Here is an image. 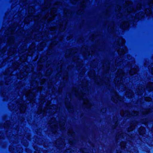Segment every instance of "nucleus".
Returning <instances> with one entry per match:
<instances>
[{"instance_id":"1","label":"nucleus","mask_w":153,"mask_h":153,"mask_svg":"<svg viewBox=\"0 0 153 153\" xmlns=\"http://www.w3.org/2000/svg\"><path fill=\"white\" fill-rule=\"evenodd\" d=\"M125 42V40L120 38L114 43V45L116 44L117 46V48L116 49L117 50L119 55L120 56L119 58H117V59H116L115 63V67H117L121 65L122 64L124 65L123 61L125 60V63L127 64V66L128 67L132 68L134 66V68H131L129 73L130 75H132L137 73L138 70V68L137 66L134 65L135 61L134 59L131 58L130 56H127V58H125V59L123 60V57L121 56L127 51L126 47L124 46Z\"/></svg>"},{"instance_id":"2","label":"nucleus","mask_w":153,"mask_h":153,"mask_svg":"<svg viewBox=\"0 0 153 153\" xmlns=\"http://www.w3.org/2000/svg\"><path fill=\"white\" fill-rule=\"evenodd\" d=\"M51 6V1L50 0L49 1V0H45L43 7L42 9V13L43 11H45L46 13V14L44 16H42L41 15H39L33 17V14L35 11L34 8L33 7H29L28 10L29 14L25 19L24 20L25 23H28L32 20L33 18L35 23H36L37 21L42 22H45L47 18H48L47 20L48 22L52 20L56 15V13L57 10L56 7H52L50 10L49 12H47L48 7Z\"/></svg>"},{"instance_id":"3","label":"nucleus","mask_w":153,"mask_h":153,"mask_svg":"<svg viewBox=\"0 0 153 153\" xmlns=\"http://www.w3.org/2000/svg\"><path fill=\"white\" fill-rule=\"evenodd\" d=\"M87 85V83H86L84 87H83V91H80L79 93L78 92V89L74 88L71 94H69V99H68L69 101H71V97L72 95L74 94L76 97H79L80 100L82 99L84 104L87 105V107L90 108L91 106V105L89 102L87 97L89 92L88 89L86 87Z\"/></svg>"},{"instance_id":"4","label":"nucleus","mask_w":153,"mask_h":153,"mask_svg":"<svg viewBox=\"0 0 153 153\" xmlns=\"http://www.w3.org/2000/svg\"><path fill=\"white\" fill-rule=\"evenodd\" d=\"M31 89L29 90L25 94V96L27 97L28 100L33 103L35 102V93L37 91H41L42 89L41 86L38 87V83L37 80H33L31 83Z\"/></svg>"},{"instance_id":"5","label":"nucleus","mask_w":153,"mask_h":153,"mask_svg":"<svg viewBox=\"0 0 153 153\" xmlns=\"http://www.w3.org/2000/svg\"><path fill=\"white\" fill-rule=\"evenodd\" d=\"M45 99H42L40 102V105L38 108V110L37 113L38 114H42L43 116H45L47 114V112L49 114H53L56 112L57 107L55 105H53V106H50V104L51 102L49 101H47L46 108L43 110H42V105L45 102Z\"/></svg>"},{"instance_id":"6","label":"nucleus","mask_w":153,"mask_h":153,"mask_svg":"<svg viewBox=\"0 0 153 153\" xmlns=\"http://www.w3.org/2000/svg\"><path fill=\"white\" fill-rule=\"evenodd\" d=\"M126 78L124 76V72L122 69L118 71L116 74V77L114 79V83L117 85V88L121 91L125 90L128 87L127 83L126 85L124 84V82L123 81V79Z\"/></svg>"},{"instance_id":"7","label":"nucleus","mask_w":153,"mask_h":153,"mask_svg":"<svg viewBox=\"0 0 153 153\" xmlns=\"http://www.w3.org/2000/svg\"><path fill=\"white\" fill-rule=\"evenodd\" d=\"M77 55V50L74 49H71L67 50L65 54L66 57H72L75 55L73 58V60L74 62L76 63L77 69L80 70V69L82 67L83 65L82 61L79 58L76 56Z\"/></svg>"},{"instance_id":"8","label":"nucleus","mask_w":153,"mask_h":153,"mask_svg":"<svg viewBox=\"0 0 153 153\" xmlns=\"http://www.w3.org/2000/svg\"><path fill=\"white\" fill-rule=\"evenodd\" d=\"M8 35L9 34H7V36L5 37V38H7L6 40H2L1 39H0V43L3 42L4 43L6 42L8 45H11L8 53V55L10 56L13 55L16 51L17 45L14 43V37L13 36H10Z\"/></svg>"},{"instance_id":"9","label":"nucleus","mask_w":153,"mask_h":153,"mask_svg":"<svg viewBox=\"0 0 153 153\" xmlns=\"http://www.w3.org/2000/svg\"><path fill=\"white\" fill-rule=\"evenodd\" d=\"M67 23V20L64 21L62 23L60 22L59 21H56V24H58L57 25V27H51L49 29L50 31H55V32L56 31V30H58L59 32H62L64 31L66 28V26Z\"/></svg>"},{"instance_id":"10","label":"nucleus","mask_w":153,"mask_h":153,"mask_svg":"<svg viewBox=\"0 0 153 153\" xmlns=\"http://www.w3.org/2000/svg\"><path fill=\"white\" fill-rule=\"evenodd\" d=\"M88 0H71V2L75 4L78 3V6L80 7V9L77 12V14L79 15H82L83 13L84 9L85 6L86 1Z\"/></svg>"},{"instance_id":"11","label":"nucleus","mask_w":153,"mask_h":153,"mask_svg":"<svg viewBox=\"0 0 153 153\" xmlns=\"http://www.w3.org/2000/svg\"><path fill=\"white\" fill-rule=\"evenodd\" d=\"M52 34H50L48 33V32H45V33H40L39 34H36L34 37V39L36 41H39L41 39H45L46 40H48V36L49 37L51 36H52V37H53L54 35H56V34L57 33H54V32L53 33L52 32L51 33Z\"/></svg>"},{"instance_id":"12","label":"nucleus","mask_w":153,"mask_h":153,"mask_svg":"<svg viewBox=\"0 0 153 153\" xmlns=\"http://www.w3.org/2000/svg\"><path fill=\"white\" fill-rule=\"evenodd\" d=\"M104 73L107 75V74L109 73L111 71L112 72L114 71L117 68L114 66H110V62L109 61L105 60L103 62L102 64Z\"/></svg>"},{"instance_id":"13","label":"nucleus","mask_w":153,"mask_h":153,"mask_svg":"<svg viewBox=\"0 0 153 153\" xmlns=\"http://www.w3.org/2000/svg\"><path fill=\"white\" fill-rule=\"evenodd\" d=\"M21 65V64H19H19H13V68H10L8 69H7L4 73V74L5 75L7 76V77L6 78V84L7 85L9 84V81H7L8 80H10V78L11 76H12V74L13 72V71L17 68L19 69V67Z\"/></svg>"},{"instance_id":"14","label":"nucleus","mask_w":153,"mask_h":153,"mask_svg":"<svg viewBox=\"0 0 153 153\" xmlns=\"http://www.w3.org/2000/svg\"><path fill=\"white\" fill-rule=\"evenodd\" d=\"M25 69L24 72L21 71L18 74L17 77L19 79H21L24 78L25 76H27L29 73L32 71L33 70L32 65H29L25 67Z\"/></svg>"},{"instance_id":"15","label":"nucleus","mask_w":153,"mask_h":153,"mask_svg":"<svg viewBox=\"0 0 153 153\" xmlns=\"http://www.w3.org/2000/svg\"><path fill=\"white\" fill-rule=\"evenodd\" d=\"M63 37L62 36L60 37H59L58 36H54L53 39H51L52 40H53V41L51 43L50 45L48 48V50L47 53V55H49L52 53V51H53L52 49L53 46L57 44L58 42L56 40L57 39L61 41Z\"/></svg>"},{"instance_id":"16","label":"nucleus","mask_w":153,"mask_h":153,"mask_svg":"<svg viewBox=\"0 0 153 153\" xmlns=\"http://www.w3.org/2000/svg\"><path fill=\"white\" fill-rule=\"evenodd\" d=\"M112 95L111 99L114 102H118V101L122 102H123V97H119L115 90H113L111 92Z\"/></svg>"},{"instance_id":"17","label":"nucleus","mask_w":153,"mask_h":153,"mask_svg":"<svg viewBox=\"0 0 153 153\" xmlns=\"http://www.w3.org/2000/svg\"><path fill=\"white\" fill-rule=\"evenodd\" d=\"M95 82L96 83L98 84L101 85H103L104 84L106 85L107 87L108 85L109 86L110 80L108 78L103 77L101 79L100 78H97V80L96 79H95Z\"/></svg>"},{"instance_id":"18","label":"nucleus","mask_w":153,"mask_h":153,"mask_svg":"<svg viewBox=\"0 0 153 153\" xmlns=\"http://www.w3.org/2000/svg\"><path fill=\"white\" fill-rule=\"evenodd\" d=\"M49 123L51 127V131L55 134L57 131L58 127L56 125L57 123L55 118H53L51 119L49 121Z\"/></svg>"},{"instance_id":"19","label":"nucleus","mask_w":153,"mask_h":153,"mask_svg":"<svg viewBox=\"0 0 153 153\" xmlns=\"http://www.w3.org/2000/svg\"><path fill=\"white\" fill-rule=\"evenodd\" d=\"M81 52L84 56H89L90 54L91 56L94 55L95 53V51H92L90 52L88 50V47L87 46H84L81 48Z\"/></svg>"},{"instance_id":"20","label":"nucleus","mask_w":153,"mask_h":153,"mask_svg":"<svg viewBox=\"0 0 153 153\" xmlns=\"http://www.w3.org/2000/svg\"><path fill=\"white\" fill-rule=\"evenodd\" d=\"M125 7H128L127 10V12L128 13V14H129L130 12H135L136 9L133 7L132 3L131 1H127L125 2Z\"/></svg>"},{"instance_id":"21","label":"nucleus","mask_w":153,"mask_h":153,"mask_svg":"<svg viewBox=\"0 0 153 153\" xmlns=\"http://www.w3.org/2000/svg\"><path fill=\"white\" fill-rule=\"evenodd\" d=\"M139 112L137 111H134L130 113L128 111H125V112L123 111H121L120 112V114L122 116H127L131 117L132 116H136L138 114Z\"/></svg>"},{"instance_id":"22","label":"nucleus","mask_w":153,"mask_h":153,"mask_svg":"<svg viewBox=\"0 0 153 153\" xmlns=\"http://www.w3.org/2000/svg\"><path fill=\"white\" fill-rule=\"evenodd\" d=\"M18 103L19 104L18 105H19L20 110L21 112L24 113L26 109V106L25 105V102H24L22 101V97L20 99L19 101L18 102Z\"/></svg>"},{"instance_id":"23","label":"nucleus","mask_w":153,"mask_h":153,"mask_svg":"<svg viewBox=\"0 0 153 153\" xmlns=\"http://www.w3.org/2000/svg\"><path fill=\"white\" fill-rule=\"evenodd\" d=\"M65 145L64 140L61 138L58 139L56 141L55 146L58 148H62L64 147Z\"/></svg>"},{"instance_id":"24","label":"nucleus","mask_w":153,"mask_h":153,"mask_svg":"<svg viewBox=\"0 0 153 153\" xmlns=\"http://www.w3.org/2000/svg\"><path fill=\"white\" fill-rule=\"evenodd\" d=\"M143 87L139 86L137 89V93L138 95H141L144 92L145 90V86L143 85Z\"/></svg>"},{"instance_id":"25","label":"nucleus","mask_w":153,"mask_h":153,"mask_svg":"<svg viewBox=\"0 0 153 153\" xmlns=\"http://www.w3.org/2000/svg\"><path fill=\"white\" fill-rule=\"evenodd\" d=\"M129 24L128 22H122L121 24L120 27L123 30H125L127 29L129 27Z\"/></svg>"},{"instance_id":"26","label":"nucleus","mask_w":153,"mask_h":153,"mask_svg":"<svg viewBox=\"0 0 153 153\" xmlns=\"http://www.w3.org/2000/svg\"><path fill=\"white\" fill-rule=\"evenodd\" d=\"M134 93L131 90L129 89H127L126 93V97L130 98L132 97L134 95Z\"/></svg>"},{"instance_id":"27","label":"nucleus","mask_w":153,"mask_h":153,"mask_svg":"<svg viewBox=\"0 0 153 153\" xmlns=\"http://www.w3.org/2000/svg\"><path fill=\"white\" fill-rule=\"evenodd\" d=\"M114 25L113 22H111L110 23V25L108 27V29L110 32L111 33H114Z\"/></svg>"},{"instance_id":"28","label":"nucleus","mask_w":153,"mask_h":153,"mask_svg":"<svg viewBox=\"0 0 153 153\" xmlns=\"http://www.w3.org/2000/svg\"><path fill=\"white\" fill-rule=\"evenodd\" d=\"M64 13L65 14V16L66 18L71 16L72 13L71 10H68L67 9H65L64 10Z\"/></svg>"},{"instance_id":"29","label":"nucleus","mask_w":153,"mask_h":153,"mask_svg":"<svg viewBox=\"0 0 153 153\" xmlns=\"http://www.w3.org/2000/svg\"><path fill=\"white\" fill-rule=\"evenodd\" d=\"M63 65V61L62 60L60 61L57 65V66L58 67V69H57V70L58 71H61V72H62V68Z\"/></svg>"},{"instance_id":"30","label":"nucleus","mask_w":153,"mask_h":153,"mask_svg":"<svg viewBox=\"0 0 153 153\" xmlns=\"http://www.w3.org/2000/svg\"><path fill=\"white\" fill-rule=\"evenodd\" d=\"M27 46L25 45H24L23 46H21L19 49V53H22L26 51L27 49Z\"/></svg>"},{"instance_id":"31","label":"nucleus","mask_w":153,"mask_h":153,"mask_svg":"<svg viewBox=\"0 0 153 153\" xmlns=\"http://www.w3.org/2000/svg\"><path fill=\"white\" fill-rule=\"evenodd\" d=\"M144 13L143 12H140L138 14L136 15L135 17L136 19H140L144 16Z\"/></svg>"},{"instance_id":"32","label":"nucleus","mask_w":153,"mask_h":153,"mask_svg":"<svg viewBox=\"0 0 153 153\" xmlns=\"http://www.w3.org/2000/svg\"><path fill=\"white\" fill-rule=\"evenodd\" d=\"M146 88L149 91H152L153 90V83L151 82H149L147 85Z\"/></svg>"},{"instance_id":"33","label":"nucleus","mask_w":153,"mask_h":153,"mask_svg":"<svg viewBox=\"0 0 153 153\" xmlns=\"http://www.w3.org/2000/svg\"><path fill=\"white\" fill-rule=\"evenodd\" d=\"M61 76H62L63 80L64 81H66L68 77V72L65 71L63 74L61 73Z\"/></svg>"},{"instance_id":"34","label":"nucleus","mask_w":153,"mask_h":153,"mask_svg":"<svg viewBox=\"0 0 153 153\" xmlns=\"http://www.w3.org/2000/svg\"><path fill=\"white\" fill-rule=\"evenodd\" d=\"M88 75L91 77L93 78L94 77V78H95V77H94L95 75L94 70H91L88 72Z\"/></svg>"},{"instance_id":"35","label":"nucleus","mask_w":153,"mask_h":153,"mask_svg":"<svg viewBox=\"0 0 153 153\" xmlns=\"http://www.w3.org/2000/svg\"><path fill=\"white\" fill-rule=\"evenodd\" d=\"M151 110L150 109H145L143 108L141 111L140 112H141L143 114H146L150 112Z\"/></svg>"},{"instance_id":"36","label":"nucleus","mask_w":153,"mask_h":153,"mask_svg":"<svg viewBox=\"0 0 153 153\" xmlns=\"http://www.w3.org/2000/svg\"><path fill=\"white\" fill-rule=\"evenodd\" d=\"M146 129L145 128L143 127H141L139 129V134L141 135H143L145 133Z\"/></svg>"},{"instance_id":"37","label":"nucleus","mask_w":153,"mask_h":153,"mask_svg":"<svg viewBox=\"0 0 153 153\" xmlns=\"http://www.w3.org/2000/svg\"><path fill=\"white\" fill-rule=\"evenodd\" d=\"M27 56V55H24L23 56H21L20 58V61L23 62L26 61Z\"/></svg>"},{"instance_id":"38","label":"nucleus","mask_w":153,"mask_h":153,"mask_svg":"<svg viewBox=\"0 0 153 153\" xmlns=\"http://www.w3.org/2000/svg\"><path fill=\"white\" fill-rule=\"evenodd\" d=\"M46 44L45 42L42 43L40 45V47L38 48V50L39 51H41L43 50L44 46Z\"/></svg>"},{"instance_id":"39","label":"nucleus","mask_w":153,"mask_h":153,"mask_svg":"<svg viewBox=\"0 0 153 153\" xmlns=\"http://www.w3.org/2000/svg\"><path fill=\"white\" fill-rule=\"evenodd\" d=\"M125 133H123L121 132L119 133V134L116 135V138L117 139H118L119 138H124V137L123 136L124 135H126Z\"/></svg>"},{"instance_id":"40","label":"nucleus","mask_w":153,"mask_h":153,"mask_svg":"<svg viewBox=\"0 0 153 153\" xmlns=\"http://www.w3.org/2000/svg\"><path fill=\"white\" fill-rule=\"evenodd\" d=\"M65 125L64 121L61 122L59 123V128L61 130H63L65 128L63 127Z\"/></svg>"},{"instance_id":"41","label":"nucleus","mask_w":153,"mask_h":153,"mask_svg":"<svg viewBox=\"0 0 153 153\" xmlns=\"http://www.w3.org/2000/svg\"><path fill=\"white\" fill-rule=\"evenodd\" d=\"M28 0H21L20 3V4H23L21 5L25 6L26 4H28Z\"/></svg>"},{"instance_id":"42","label":"nucleus","mask_w":153,"mask_h":153,"mask_svg":"<svg viewBox=\"0 0 153 153\" xmlns=\"http://www.w3.org/2000/svg\"><path fill=\"white\" fill-rule=\"evenodd\" d=\"M16 28H15V26L14 27V26L12 27L10 29V31H9V32L8 33L9 34H12L14 33V31H15Z\"/></svg>"},{"instance_id":"43","label":"nucleus","mask_w":153,"mask_h":153,"mask_svg":"<svg viewBox=\"0 0 153 153\" xmlns=\"http://www.w3.org/2000/svg\"><path fill=\"white\" fill-rule=\"evenodd\" d=\"M145 13L146 15H149L152 13V10L150 8L146 9L145 10Z\"/></svg>"},{"instance_id":"44","label":"nucleus","mask_w":153,"mask_h":153,"mask_svg":"<svg viewBox=\"0 0 153 153\" xmlns=\"http://www.w3.org/2000/svg\"><path fill=\"white\" fill-rule=\"evenodd\" d=\"M52 71V69L51 68H49L47 71L46 73V75L47 76L50 75L51 74Z\"/></svg>"},{"instance_id":"45","label":"nucleus","mask_w":153,"mask_h":153,"mask_svg":"<svg viewBox=\"0 0 153 153\" xmlns=\"http://www.w3.org/2000/svg\"><path fill=\"white\" fill-rule=\"evenodd\" d=\"M136 126V124H134V125L131 126L128 128V131H131L135 128V126Z\"/></svg>"},{"instance_id":"46","label":"nucleus","mask_w":153,"mask_h":153,"mask_svg":"<svg viewBox=\"0 0 153 153\" xmlns=\"http://www.w3.org/2000/svg\"><path fill=\"white\" fill-rule=\"evenodd\" d=\"M126 143L124 142H122L121 143L120 146L121 149H125Z\"/></svg>"},{"instance_id":"47","label":"nucleus","mask_w":153,"mask_h":153,"mask_svg":"<svg viewBox=\"0 0 153 153\" xmlns=\"http://www.w3.org/2000/svg\"><path fill=\"white\" fill-rule=\"evenodd\" d=\"M68 132L69 135L71 136H74V133L72 128L70 129Z\"/></svg>"},{"instance_id":"48","label":"nucleus","mask_w":153,"mask_h":153,"mask_svg":"<svg viewBox=\"0 0 153 153\" xmlns=\"http://www.w3.org/2000/svg\"><path fill=\"white\" fill-rule=\"evenodd\" d=\"M62 4L61 2H56V3H55V4L54 5L55 7H60L62 6Z\"/></svg>"},{"instance_id":"49","label":"nucleus","mask_w":153,"mask_h":153,"mask_svg":"<svg viewBox=\"0 0 153 153\" xmlns=\"http://www.w3.org/2000/svg\"><path fill=\"white\" fill-rule=\"evenodd\" d=\"M6 50V48H5L3 49L0 52V53L1 54V57L3 56H4V54L5 53V50Z\"/></svg>"},{"instance_id":"50","label":"nucleus","mask_w":153,"mask_h":153,"mask_svg":"<svg viewBox=\"0 0 153 153\" xmlns=\"http://www.w3.org/2000/svg\"><path fill=\"white\" fill-rule=\"evenodd\" d=\"M64 153H74V151L71 149H68L65 151Z\"/></svg>"},{"instance_id":"51","label":"nucleus","mask_w":153,"mask_h":153,"mask_svg":"<svg viewBox=\"0 0 153 153\" xmlns=\"http://www.w3.org/2000/svg\"><path fill=\"white\" fill-rule=\"evenodd\" d=\"M121 7L119 5H117L115 7V11L116 12H119L120 10Z\"/></svg>"},{"instance_id":"52","label":"nucleus","mask_w":153,"mask_h":153,"mask_svg":"<svg viewBox=\"0 0 153 153\" xmlns=\"http://www.w3.org/2000/svg\"><path fill=\"white\" fill-rule=\"evenodd\" d=\"M149 6L152 7L153 5V0H149Z\"/></svg>"},{"instance_id":"53","label":"nucleus","mask_w":153,"mask_h":153,"mask_svg":"<svg viewBox=\"0 0 153 153\" xmlns=\"http://www.w3.org/2000/svg\"><path fill=\"white\" fill-rule=\"evenodd\" d=\"M85 71V70L84 69H83L82 71L80 74L79 76L82 77V76H83Z\"/></svg>"},{"instance_id":"54","label":"nucleus","mask_w":153,"mask_h":153,"mask_svg":"<svg viewBox=\"0 0 153 153\" xmlns=\"http://www.w3.org/2000/svg\"><path fill=\"white\" fill-rule=\"evenodd\" d=\"M47 59V57L46 56L43 57L40 59V61L43 62L45 60H46Z\"/></svg>"},{"instance_id":"55","label":"nucleus","mask_w":153,"mask_h":153,"mask_svg":"<svg viewBox=\"0 0 153 153\" xmlns=\"http://www.w3.org/2000/svg\"><path fill=\"white\" fill-rule=\"evenodd\" d=\"M145 100L146 101H150L152 100V99L150 97H146L145 98Z\"/></svg>"},{"instance_id":"56","label":"nucleus","mask_w":153,"mask_h":153,"mask_svg":"<svg viewBox=\"0 0 153 153\" xmlns=\"http://www.w3.org/2000/svg\"><path fill=\"white\" fill-rule=\"evenodd\" d=\"M141 7V4H138L137 6V10H139Z\"/></svg>"},{"instance_id":"57","label":"nucleus","mask_w":153,"mask_h":153,"mask_svg":"<svg viewBox=\"0 0 153 153\" xmlns=\"http://www.w3.org/2000/svg\"><path fill=\"white\" fill-rule=\"evenodd\" d=\"M95 60H94V61H93V62L92 63V64H91V66L92 67H93V68H95V67H96V66H95L93 65V63H95V65H96L97 64V62H95Z\"/></svg>"},{"instance_id":"58","label":"nucleus","mask_w":153,"mask_h":153,"mask_svg":"<svg viewBox=\"0 0 153 153\" xmlns=\"http://www.w3.org/2000/svg\"><path fill=\"white\" fill-rule=\"evenodd\" d=\"M45 79H42L40 82V84L41 85L43 84L44 82H45Z\"/></svg>"},{"instance_id":"59","label":"nucleus","mask_w":153,"mask_h":153,"mask_svg":"<svg viewBox=\"0 0 153 153\" xmlns=\"http://www.w3.org/2000/svg\"><path fill=\"white\" fill-rule=\"evenodd\" d=\"M33 51V50L32 49H31L30 51V52L28 53V56H31L33 54V53L32 52Z\"/></svg>"},{"instance_id":"60","label":"nucleus","mask_w":153,"mask_h":153,"mask_svg":"<svg viewBox=\"0 0 153 153\" xmlns=\"http://www.w3.org/2000/svg\"><path fill=\"white\" fill-rule=\"evenodd\" d=\"M18 152L19 153H21L22 152V148H19V149H17Z\"/></svg>"},{"instance_id":"61","label":"nucleus","mask_w":153,"mask_h":153,"mask_svg":"<svg viewBox=\"0 0 153 153\" xmlns=\"http://www.w3.org/2000/svg\"><path fill=\"white\" fill-rule=\"evenodd\" d=\"M9 150L10 151L12 152H13V150L14 149V148H13V147L12 146H10V147H9Z\"/></svg>"},{"instance_id":"62","label":"nucleus","mask_w":153,"mask_h":153,"mask_svg":"<svg viewBox=\"0 0 153 153\" xmlns=\"http://www.w3.org/2000/svg\"><path fill=\"white\" fill-rule=\"evenodd\" d=\"M119 16H120V18L122 17V14L121 13H119L118 14V17H119Z\"/></svg>"},{"instance_id":"63","label":"nucleus","mask_w":153,"mask_h":153,"mask_svg":"<svg viewBox=\"0 0 153 153\" xmlns=\"http://www.w3.org/2000/svg\"><path fill=\"white\" fill-rule=\"evenodd\" d=\"M71 37H72V36H69V37L68 36L67 38V40H69L70 39V38Z\"/></svg>"},{"instance_id":"64","label":"nucleus","mask_w":153,"mask_h":153,"mask_svg":"<svg viewBox=\"0 0 153 153\" xmlns=\"http://www.w3.org/2000/svg\"><path fill=\"white\" fill-rule=\"evenodd\" d=\"M151 74L153 75V67L151 69Z\"/></svg>"}]
</instances>
